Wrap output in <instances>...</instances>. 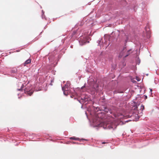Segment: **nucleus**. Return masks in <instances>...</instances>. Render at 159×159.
<instances>
[{"label": "nucleus", "instance_id": "nucleus-1", "mask_svg": "<svg viewBox=\"0 0 159 159\" xmlns=\"http://www.w3.org/2000/svg\"><path fill=\"white\" fill-rule=\"evenodd\" d=\"M25 93L30 96H31L33 93L34 91L32 89V88L29 86L27 87L24 89Z\"/></svg>", "mask_w": 159, "mask_h": 159}, {"label": "nucleus", "instance_id": "nucleus-5", "mask_svg": "<svg viewBox=\"0 0 159 159\" xmlns=\"http://www.w3.org/2000/svg\"><path fill=\"white\" fill-rule=\"evenodd\" d=\"M81 100L82 102L84 103L88 101V98L87 96H83L81 97Z\"/></svg>", "mask_w": 159, "mask_h": 159}, {"label": "nucleus", "instance_id": "nucleus-20", "mask_svg": "<svg viewBox=\"0 0 159 159\" xmlns=\"http://www.w3.org/2000/svg\"><path fill=\"white\" fill-rule=\"evenodd\" d=\"M136 80H138V81H139V80H138V79H136Z\"/></svg>", "mask_w": 159, "mask_h": 159}, {"label": "nucleus", "instance_id": "nucleus-3", "mask_svg": "<svg viewBox=\"0 0 159 159\" xmlns=\"http://www.w3.org/2000/svg\"><path fill=\"white\" fill-rule=\"evenodd\" d=\"M125 50V48H124L123 50V52ZM130 51H131V50H128L127 52V53H126V55H124V54L123 53V52H120V54L119 56L120 57H122V56H124L125 57H127L129 55L130 53L129 52Z\"/></svg>", "mask_w": 159, "mask_h": 159}, {"label": "nucleus", "instance_id": "nucleus-15", "mask_svg": "<svg viewBox=\"0 0 159 159\" xmlns=\"http://www.w3.org/2000/svg\"><path fill=\"white\" fill-rule=\"evenodd\" d=\"M152 89H150V91H151V92H152Z\"/></svg>", "mask_w": 159, "mask_h": 159}, {"label": "nucleus", "instance_id": "nucleus-2", "mask_svg": "<svg viewBox=\"0 0 159 159\" xmlns=\"http://www.w3.org/2000/svg\"><path fill=\"white\" fill-rule=\"evenodd\" d=\"M70 86L67 84H66L65 86L62 87V90L63 91L64 94L65 95H67L68 94L70 93V91L68 89V87Z\"/></svg>", "mask_w": 159, "mask_h": 159}, {"label": "nucleus", "instance_id": "nucleus-6", "mask_svg": "<svg viewBox=\"0 0 159 159\" xmlns=\"http://www.w3.org/2000/svg\"><path fill=\"white\" fill-rule=\"evenodd\" d=\"M31 62V60L30 59L27 60L24 64V66H25L27 64L30 63Z\"/></svg>", "mask_w": 159, "mask_h": 159}, {"label": "nucleus", "instance_id": "nucleus-13", "mask_svg": "<svg viewBox=\"0 0 159 159\" xmlns=\"http://www.w3.org/2000/svg\"><path fill=\"white\" fill-rule=\"evenodd\" d=\"M107 143V142H103L102 143L103 144H105Z\"/></svg>", "mask_w": 159, "mask_h": 159}, {"label": "nucleus", "instance_id": "nucleus-8", "mask_svg": "<svg viewBox=\"0 0 159 159\" xmlns=\"http://www.w3.org/2000/svg\"><path fill=\"white\" fill-rule=\"evenodd\" d=\"M71 139H73L74 140H79V138H75V137H71L70 138Z\"/></svg>", "mask_w": 159, "mask_h": 159}, {"label": "nucleus", "instance_id": "nucleus-7", "mask_svg": "<svg viewBox=\"0 0 159 159\" xmlns=\"http://www.w3.org/2000/svg\"><path fill=\"white\" fill-rule=\"evenodd\" d=\"M122 116V117H121L120 118H123V116L122 115L121 113H119V114H115V117H119L120 116Z\"/></svg>", "mask_w": 159, "mask_h": 159}, {"label": "nucleus", "instance_id": "nucleus-19", "mask_svg": "<svg viewBox=\"0 0 159 159\" xmlns=\"http://www.w3.org/2000/svg\"><path fill=\"white\" fill-rule=\"evenodd\" d=\"M136 80H138V81H139V80H138V79H136Z\"/></svg>", "mask_w": 159, "mask_h": 159}, {"label": "nucleus", "instance_id": "nucleus-17", "mask_svg": "<svg viewBox=\"0 0 159 159\" xmlns=\"http://www.w3.org/2000/svg\"><path fill=\"white\" fill-rule=\"evenodd\" d=\"M145 98H147V96H145Z\"/></svg>", "mask_w": 159, "mask_h": 159}, {"label": "nucleus", "instance_id": "nucleus-21", "mask_svg": "<svg viewBox=\"0 0 159 159\" xmlns=\"http://www.w3.org/2000/svg\"><path fill=\"white\" fill-rule=\"evenodd\" d=\"M73 143H75V142H73Z\"/></svg>", "mask_w": 159, "mask_h": 159}, {"label": "nucleus", "instance_id": "nucleus-10", "mask_svg": "<svg viewBox=\"0 0 159 159\" xmlns=\"http://www.w3.org/2000/svg\"><path fill=\"white\" fill-rule=\"evenodd\" d=\"M104 110L102 109V110H103V111L105 110V112H108L107 111H108V109H107V108L106 107H104Z\"/></svg>", "mask_w": 159, "mask_h": 159}, {"label": "nucleus", "instance_id": "nucleus-12", "mask_svg": "<svg viewBox=\"0 0 159 159\" xmlns=\"http://www.w3.org/2000/svg\"><path fill=\"white\" fill-rule=\"evenodd\" d=\"M141 109H142V110H143L144 109V106L143 105H142L141 106Z\"/></svg>", "mask_w": 159, "mask_h": 159}, {"label": "nucleus", "instance_id": "nucleus-11", "mask_svg": "<svg viewBox=\"0 0 159 159\" xmlns=\"http://www.w3.org/2000/svg\"><path fill=\"white\" fill-rule=\"evenodd\" d=\"M148 29H149V28L148 27H145V29L146 30V31H147V32H148V31H149V30H147Z\"/></svg>", "mask_w": 159, "mask_h": 159}, {"label": "nucleus", "instance_id": "nucleus-9", "mask_svg": "<svg viewBox=\"0 0 159 159\" xmlns=\"http://www.w3.org/2000/svg\"><path fill=\"white\" fill-rule=\"evenodd\" d=\"M19 85H21V88L20 89H18V90H21L22 89V88H23V87L24 86V85H23V84H22L20 83V84H19Z\"/></svg>", "mask_w": 159, "mask_h": 159}, {"label": "nucleus", "instance_id": "nucleus-16", "mask_svg": "<svg viewBox=\"0 0 159 159\" xmlns=\"http://www.w3.org/2000/svg\"><path fill=\"white\" fill-rule=\"evenodd\" d=\"M50 84H51V85H52V84L51 83H50Z\"/></svg>", "mask_w": 159, "mask_h": 159}, {"label": "nucleus", "instance_id": "nucleus-4", "mask_svg": "<svg viewBox=\"0 0 159 159\" xmlns=\"http://www.w3.org/2000/svg\"><path fill=\"white\" fill-rule=\"evenodd\" d=\"M106 127L109 129H114L116 128V126L114 124H107L106 125Z\"/></svg>", "mask_w": 159, "mask_h": 159}, {"label": "nucleus", "instance_id": "nucleus-14", "mask_svg": "<svg viewBox=\"0 0 159 159\" xmlns=\"http://www.w3.org/2000/svg\"><path fill=\"white\" fill-rule=\"evenodd\" d=\"M84 87V86L83 87H82L81 89H82L83 88V87Z\"/></svg>", "mask_w": 159, "mask_h": 159}, {"label": "nucleus", "instance_id": "nucleus-18", "mask_svg": "<svg viewBox=\"0 0 159 159\" xmlns=\"http://www.w3.org/2000/svg\"><path fill=\"white\" fill-rule=\"evenodd\" d=\"M136 80H138V81H139V80H138V79H136Z\"/></svg>", "mask_w": 159, "mask_h": 159}]
</instances>
